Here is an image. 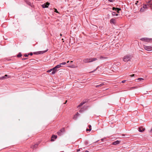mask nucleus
Returning a JSON list of instances; mask_svg holds the SVG:
<instances>
[{"label": "nucleus", "instance_id": "46", "mask_svg": "<svg viewBox=\"0 0 152 152\" xmlns=\"http://www.w3.org/2000/svg\"><path fill=\"white\" fill-rule=\"evenodd\" d=\"M119 64H120V63H118V64H117L118 65H119Z\"/></svg>", "mask_w": 152, "mask_h": 152}, {"label": "nucleus", "instance_id": "24", "mask_svg": "<svg viewBox=\"0 0 152 152\" xmlns=\"http://www.w3.org/2000/svg\"><path fill=\"white\" fill-rule=\"evenodd\" d=\"M61 65H65L66 64V62H63L61 63H60V64Z\"/></svg>", "mask_w": 152, "mask_h": 152}, {"label": "nucleus", "instance_id": "11", "mask_svg": "<svg viewBox=\"0 0 152 152\" xmlns=\"http://www.w3.org/2000/svg\"><path fill=\"white\" fill-rule=\"evenodd\" d=\"M38 145V144H35L31 146V148L33 149L36 148L37 147Z\"/></svg>", "mask_w": 152, "mask_h": 152}, {"label": "nucleus", "instance_id": "25", "mask_svg": "<svg viewBox=\"0 0 152 152\" xmlns=\"http://www.w3.org/2000/svg\"><path fill=\"white\" fill-rule=\"evenodd\" d=\"M97 68H98V67H97L96 69H94V70L92 71L89 72V73H93V72H94V71H96V69H97Z\"/></svg>", "mask_w": 152, "mask_h": 152}, {"label": "nucleus", "instance_id": "48", "mask_svg": "<svg viewBox=\"0 0 152 152\" xmlns=\"http://www.w3.org/2000/svg\"><path fill=\"white\" fill-rule=\"evenodd\" d=\"M69 62V61H68L67 62V63H68Z\"/></svg>", "mask_w": 152, "mask_h": 152}, {"label": "nucleus", "instance_id": "5", "mask_svg": "<svg viewBox=\"0 0 152 152\" xmlns=\"http://www.w3.org/2000/svg\"><path fill=\"white\" fill-rule=\"evenodd\" d=\"M58 71L56 68H55V67L52 68V72L50 74L52 75L54 74L57 71Z\"/></svg>", "mask_w": 152, "mask_h": 152}, {"label": "nucleus", "instance_id": "17", "mask_svg": "<svg viewBox=\"0 0 152 152\" xmlns=\"http://www.w3.org/2000/svg\"><path fill=\"white\" fill-rule=\"evenodd\" d=\"M62 67V66L60 64L58 65H57L56 66H55V68H56L57 69L58 68H60Z\"/></svg>", "mask_w": 152, "mask_h": 152}, {"label": "nucleus", "instance_id": "9", "mask_svg": "<svg viewBox=\"0 0 152 152\" xmlns=\"http://www.w3.org/2000/svg\"><path fill=\"white\" fill-rule=\"evenodd\" d=\"M57 135H53L51 137V141H54V139H53V138L56 139L57 138Z\"/></svg>", "mask_w": 152, "mask_h": 152}, {"label": "nucleus", "instance_id": "10", "mask_svg": "<svg viewBox=\"0 0 152 152\" xmlns=\"http://www.w3.org/2000/svg\"><path fill=\"white\" fill-rule=\"evenodd\" d=\"M120 141L116 140L114 142H113L112 143V144L113 145H117L120 143Z\"/></svg>", "mask_w": 152, "mask_h": 152}, {"label": "nucleus", "instance_id": "13", "mask_svg": "<svg viewBox=\"0 0 152 152\" xmlns=\"http://www.w3.org/2000/svg\"><path fill=\"white\" fill-rule=\"evenodd\" d=\"M144 80V79L142 78H139L135 80L136 82H139L140 81H141Z\"/></svg>", "mask_w": 152, "mask_h": 152}, {"label": "nucleus", "instance_id": "8", "mask_svg": "<svg viewBox=\"0 0 152 152\" xmlns=\"http://www.w3.org/2000/svg\"><path fill=\"white\" fill-rule=\"evenodd\" d=\"M113 10L116 11L118 13H119V11L121 10V9L118 8H115V7H113Z\"/></svg>", "mask_w": 152, "mask_h": 152}, {"label": "nucleus", "instance_id": "26", "mask_svg": "<svg viewBox=\"0 0 152 152\" xmlns=\"http://www.w3.org/2000/svg\"><path fill=\"white\" fill-rule=\"evenodd\" d=\"M34 53L35 54H39L40 53L39 52H34Z\"/></svg>", "mask_w": 152, "mask_h": 152}, {"label": "nucleus", "instance_id": "31", "mask_svg": "<svg viewBox=\"0 0 152 152\" xmlns=\"http://www.w3.org/2000/svg\"><path fill=\"white\" fill-rule=\"evenodd\" d=\"M51 71H52V69H51L50 70H49L48 71H47V72H50Z\"/></svg>", "mask_w": 152, "mask_h": 152}, {"label": "nucleus", "instance_id": "27", "mask_svg": "<svg viewBox=\"0 0 152 152\" xmlns=\"http://www.w3.org/2000/svg\"><path fill=\"white\" fill-rule=\"evenodd\" d=\"M106 58L102 56H101L100 57V59H103L104 58Z\"/></svg>", "mask_w": 152, "mask_h": 152}, {"label": "nucleus", "instance_id": "43", "mask_svg": "<svg viewBox=\"0 0 152 152\" xmlns=\"http://www.w3.org/2000/svg\"><path fill=\"white\" fill-rule=\"evenodd\" d=\"M80 151V149H78L77 150V152H78V151Z\"/></svg>", "mask_w": 152, "mask_h": 152}, {"label": "nucleus", "instance_id": "33", "mask_svg": "<svg viewBox=\"0 0 152 152\" xmlns=\"http://www.w3.org/2000/svg\"><path fill=\"white\" fill-rule=\"evenodd\" d=\"M126 80H123L121 81V83H124L125 82H126Z\"/></svg>", "mask_w": 152, "mask_h": 152}, {"label": "nucleus", "instance_id": "39", "mask_svg": "<svg viewBox=\"0 0 152 152\" xmlns=\"http://www.w3.org/2000/svg\"><path fill=\"white\" fill-rule=\"evenodd\" d=\"M151 2V0H150V1H148V2L147 3H148V4H150V2Z\"/></svg>", "mask_w": 152, "mask_h": 152}, {"label": "nucleus", "instance_id": "23", "mask_svg": "<svg viewBox=\"0 0 152 152\" xmlns=\"http://www.w3.org/2000/svg\"><path fill=\"white\" fill-rule=\"evenodd\" d=\"M136 75H135V74H132V75H129V76H130V77H134L135 76H136Z\"/></svg>", "mask_w": 152, "mask_h": 152}, {"label": "nucleus", "instance_id": "14", "mask_svg": "<svg viewBox=\"0 0 152 152\" xmlns=\"http://www.w3.org/2000/svg\"><path fill=\"white\" fill-rule=\"evenodd\" d=\"M145 129V128H139V131L140 132H142L144 131Z\"/></svg>", "mask_w": 152, "mask_h": 152}, {"label": "nucleus", "instance_id": "12", "mask_svg": "<svg viewBox=\"0 0 152 152\" xmlns=\"http://www.w3.org/2000/svg\"><path fill=\"white\" fill-rule=\"evenodd\" d=\"M115 19L112 18L110 20V23H112L115 24Z\"/></svg>", "mask_w": 152, "mask_h": 152}, {"label": "nucleus", "instance_id": "20", "mask_svg": "<svg viewBox=\"0 0 152 152\" xmlns=\"http://www.w3.org/2000/svg\"><path fill=\"white\" fill-rule=\"evenodd\" d=\"M147 5L146 4H143V7L144 9H146L147 8Z\"/></svg>", "mask_w": 152, "mask_h": 152}, {"label": "nucleus", "instance_id": "21", "mask_svg": "<svg viewBox=\"0 0 152 152\" xmlns=\"http://www.w3.org/2000/svg\"><path fill=\"white\" fill-rule=\"evenodd\" d=\"M137 88V87H132L130 88V90H132L133 89H136Z\"/></svg>", "mask_w": 152, "mask_h": 152}, {"label": "nucleus", "instance_id": "29", "mask_svg": "<svg viewBox=\"0 0 152 152\" xmlns=\"http://www.w3.org/2000/svg\"><path fill=\"white\" fill-rule=\"evenodd\" d=\"M54 10H54V11H55V12H56V13H58V11H57V10L56 9H55V8H54Z\"/></svg>", "mask_w": 152, "mask_h": 152}, {"label": "nucleus", "instance_id": "35", "mask_svg": "<svg viewBox=\"0 0 152 152\" xmlns=\"http://www.w3.org/2000/svg\"><path fill=\"white\" fill-rule=\"evenodd\" d=\"M104 83H101L100 84V85H99V86H103V85H104Z\"/></svg>", "mask_w": 152, "mask_h": 152}, {"label": "nucleus", "instance_id": "34", "mask_svg": "<svg viewBox=\"0 0 152 152\" xmlns=\"http://www.w3.org/2000/svg\"><path fill=\"white\" fill-rule=\"evenodd\" d=\"M108 0V1H109L111 2H113L114 1V0Z\"/></svg>", "mask_w": 152, "mask_h": 152}, {"label": "nucleus", "instance_id": "44", "mask_svg": "<svg viewBox=\"0 0 152 152\" xmlns=\"http://www.w3.org/2000/svg\"><path fill=\"white\" fill-rule=\"evenodd\" d=\"M83 152H89V151L86 150V151L85 152L83 151Z\"/></svg>", "mask_w": 152, "mask_h": 152}, {"label": "nucleus", "instance_id": "52", "mask_svg": "<svg viewBox=\"0 0 152 152\" xmlns=\"http://www.w3.org/2000/svg\"><path fill=\"white\" fill-rule=\"evenodd\" d=\"M99 140H97L96 141V142H97Z\"/></svg>", "mask_w": 152, "mask_h": 152}, {"label": "nucleus", "instance_id": "49", "mask_svg": "<svg viewBox=\"0 0 152 152\" xmlns=\"http://www.w3.org/2000/svg\"><path fill=\"white\" fill-rule=\"evenodd\" d=\"M60 35L61 36H62V34H60Z\"/></svg>", "mask_w": 152, "mask_h": 152}, {"label": "nucleus", "instance_id": "3", "mask_svg": "<svg viewBox=\"0 0 152 152\" xmlns=\"http://www.w3.org/2000/svg\"><path fill=\"white\" fill-rule=\"evenodd\" d=\"M144 48L145 49L147 50L150 51L152 50V46H145Z\"/></svg>", "mask_w": 152, "mask_h": 152}, {"label": "nucleus", "instance_id": "16", "mask_svg": "<svg viewBox=\"0 0 152 152\" xmlns=\"http://www.w3.org/2000/svg\"><path fill=\"white\" fill-rule=\"evenodd\" d=\"M86 107H84L82 108H81V109H80L79 111L80 113H82L84 111Z\"/></svg>", "mask_w": 152, "mask_h": 152}, {"label": "nucleus", "instance_id": "1", "mask_svg": "<svg viewBox=\"0 0 152 152\" xmlns=\"http://www.w3.org/2000/svg\"><path fill=\"white\" fill-rule=\"evenodd\" d=\"M133 56L132 55L128 54L125 56L123 58V61L125 62L130 61Z\"/></svg>", "mask_w": 152, "mask_h": 152}, {"label": "nucleus", "instance_id": "32", "mask_svg": "<svg viewBox=\"0 0 152 152\" xmlns=\"http://www.w3.org/2000/svg\"><path fill=\"white\" fill-rule=\"evenodd\" d=\"M60 131L61 132V131H62V133L63 132H64V128H63L62 129H61Z\"/></svg>", "mask_w": 152, "mask_h": 152}, {"label": "nucleus", "instance_id": "42", "mask_svg": "<svg viewBox=\"0 0 152 152\" xmlns=\"http://www.w3.org/2000/svg\"><path fill=\"white\" fill-rule=\"evenodd\" d=\"M26 59V58H23L22 59V60H25V59Z\"/></svg>", "mask_w": 152, "mask_h": 152}, {"label": "nucleus", "instance_id": "7", "mask_svg": "<svg viewBox=\"0 0 152 152\" xmlns=\"http://www.w3.org/2000/svg\"><path fill=\"white\" fill-rule=\"evenodd\" d=\"M50 4L48 2H47L45 4L42 5V7L43 8H45L48 7Z\"/></svg>", "mask_w": 152, "mask_h": 152}, {"label": "nucleus", "instance_id": "2", "mask_svg": "<svg viewBox=\"0 0 152 152\" xmlns=\"http://www.w3.org/2000/svg\"><path fill=\"white\" fill-rule=\"evenodd\" d=\"M97 58H85L83 60V63H87L91 62L97 60Z\"/></svg>", "mask_w": 152, "mask_h": 152}, {"label": "nucleus", "instance_id": "6", "mask_svg": "<svg viewBox=\"0 0 152 152\" xmlns=\"http://www.w3.org/2000/svg\"><path fill=\"white\" fill-rule=\"evenodd\" d=\"M140 39L142 41L147 42H150L151 40V39H149L147 38H142Z\"/></svg>", "mask_w": 152, "mask_h": 152}, {"label": "nucleus", "instance_id": "47", "mask_svg": "<svg viewBox=\"0 0 152 152\" xmlns=\"http://www.w3.org/2000/svg\"><path fill=\"white\" fill-rule=\"evenodd\" d=\"M103 140H104L103 139H101V140L102 141H103Z\"/></svg>", "mask_w": 152, "mask_h": 152}, {"label": "nucleus", "instance_id": "15", "mask_svg": "<svg viewBox=\"0 0 152 152\" xmlns=\"http://www.w3.org/2000/svg\"><path fill=\"white\" fill-rule=\"evenodd\" d=\"M86 103V101H83V102H82L81 103H80V104H79L78 106H77V107L78 108L79 107H80L82 105Z\"/></svg>", "mask_w": 152, "mask_h": 152}, {"label": "nucleus", "instance_id": "41", "mask_svg": "<svg viewBox=\"0 0 152 152\" xmlns=\"http://www.w3.org/2000/svg\"><path fill=\"white\" fill-rule=\"evenodd\" d=\"M88 127L89 128V129L91 128V125H89Z\"/></svg>", "mask_w": 152, "mask_h": 152}, {"label": "nucleus", "instance_id": "51", "mask_svg": "<svg viewBox=\"0 0 152 152\" xmlns=\"http://www.w3.org/2000/svg\"><path fill=\"white\" fill-rule=\"evenodd\" d=\"M29 5H30V3L29 2Z\"/></svg>", "mask_w": 152, "mask_h": 152}, {"label": "nucleus", "instance_id": "4", "mask_svg": "<svg viewBox=\"0 0 152 152\" xmlns=\"http://www.w3.org/2000/svg\"><path fill=\"white\" fill-rule=\"evenodd\" d=\"M10 76L7 75H5L4 76H2L0 77V80H2L7 79V78L10 77Z\"/></svg>", "mask_w": 152, "mask_h": 152}, {"label": "nucleus", "instance_id": "22", "mask_svg": "<svg viewBox=\"0 0 152 152\" xmlns=\"http://www.w3.org/2000/svg\"><path fill=\"white\" fill-rule=\"evenodd\" d=\"M116 13L115 12H113L112 13V15L113 16H114L115 15Z\"/></svg>", "mask_w": 152, "mask_h": 152}, {"label": "nucleus", "instance_id": "45", "mask_svg": "<svg viewBox=\"0 0 152 152\" xmlns=\"http://www.w3.org/2000/svg\"><path fill=\"white\" fill-rule=\"evenodd\" d=\"M115 15L116 16H117L118 15V14H115Z\"/></svg>", "mask_w": 152, "mask_h": 152}, {"label": "nucleus", "instance_id": "36", "mask_svg": "<svg viewBox=\"0 0 152 152\" xmlns=\"http://www.w3.org/2000/svg\"><path fill=\"white\" fill-rule=\"evenodd\" d=\"M140 11L141 12H142L143 11V9L141 8L140 10Z\"/></svg>", "mask_w": 152, "mask_h": 152}, {"label": "nucleus", "instance_id": "28", "mask_svg": "<svg viewBox=\"0 0 152 152\" xmlns=\"http://www.w3.org/2000/svg\"><path fill=\"white\" fill-rule=\"evenodd\" d=\"M85 143L86 145H88V141H86L85 142Z\"/></svg>", "mask_w": 152, "mask_h": 152}, {"label": "nucleus", "instance_id": "38", "mask_svg": "<svg viewBox=\"0 0 152 152\" xmlns=\"http://www.w3.org/2000/svg\"><path fill=\"white\" fill-rule=\"evenodd\" d=\"M28 55H27V54H25V55H24V56H25V57H26L28 56Z\"/></svg>", "mask_w": 152, "mask_h": 152}, {"label": "nucleus", "instance_id": "37", "mask_svg": "<svg viewBox=\"0 0 152 152\" xmlns=\"http://www.w3.org/2000/svg\"><path fill=\"white\" fill-rule=\"evenodd\" d=\"M33 55V53L32 52L30 53H29V55H30L31 56H32Z\"/></svg>", "mask_w": 152, "mask_h": 152}, {"label": "nucleus", "instance_id": "50", "mask_svg": "<svg viewBox=\"0 0 152 152\" xmlns=\"http://www.w3.org/2000/svg\"><path fill=\"white\" fill-rule=\"evenodd\" d=\"M151 132H152V129L151 130Z\"/></svg>", "mask_w": 152, "mask_h": 152}, {"label": "nucleus", "instance_id": "40", "mask_svg": "<svg viewBox=\"0 0 152 152\" xmlns=\"http://www.w3.org/2000/svg\"><path fill=\"white\" fill-rule=\"evenodd\" d=\"M96 88H97V87H100V86H99V85H97L96 86Z\"/></svg>", "mask_w": 152, "mask_h": 152}, {"label": "nucleus", "instance_id": "30", "mask_svg": "<svg viewBox=\"0 0 152 152\" xmlns=\"http://www.w3.org/2000/svg\"><path fill=\"white\" fill-rule=\"evenodd\" d=\"M91 128H90V129H87L86 130V131H91Z\"/></svg>", "mask_w": 152, "mask_h": 152}, {"label": "nucleus", "instance_id": "19", "mask_svg": "<svg viewBox=\"0 0 152 152\" xmlns=\"http://www.w3.org/2000/svg\"><path fill=\"white\" fill-rule=\"evenodd\" d=\"M22 56V55L20 53H19L17 55V57H21Z\"/></svg>", "mask_w": 152, "mask_h": 152}, {"label": "nucleus", "instance_id": "18", "mask_svg": "<svg viewBox=\"0 0 152 152\" xmlns=\"http://www.w3.org/2000/svg\"><path fill=\"white\" fill-rule=\"evenodd\" d=\"M57 134L59 135H61L62 134V131H60L57 132Z\"/></svg>", "mask_w": 152, "mask_h": 152}]
</instances>
